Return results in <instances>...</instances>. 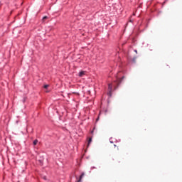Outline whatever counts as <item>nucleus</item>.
Wrapping results in <instances>:
<instances>
[{
	"label": "nucleus",
	"mask_w": 182,
	"mask_h": 182,
	"mask_svg": "<svg viewBox=\"0 0 182 182\" xmlns=\"http://www.w3.org/2000/svg\"><path fill=\"white\" fill-rule=\"evenodd\" d=\"M134 52H135L136 53H137V50H134Z\"/></svg>",
	"instance_id": "11"
},
{
	"label": "nucleus",
	"mask_w": 182,
	"mask_h": 182,
	"mask_svg": "<svg viewBox=\"0 0 182 182\" xmlns=\"http://www.w3.org/2000/svg\"><path fill=\"white\" fill-rule=\"evenodd\" d=\"M43 178H44L45 180H46V176H44Z\"/></svg>",
	"instance_id": "12"
},
{
	"label": "nucleus",
	"mask_w": 182,
	"mask_h": 182,
	"mask_svg": "<svg viewBox=\"0 0 182 182\" xmlns=\"http://www.w3.org/2000/svg\"><path fill=\"white\" fill-rule=\"evenodd\" d=\"M85 73V71H80V72L79 73V74H78V76H79L80 77H82V76H84Z\"/></svg>",
	"instance_id": "2"
},
{
	"label": "nucleus",
	"mask_w": 182,
	"mask_h": 182,
	"mask_svg": "<svg viewBox=\"0 0 182 182\" xmlns=\"http://www.w3.org/2000/svg\"><path fill=\"white\" fill-rule=\"evenodd\" d=\"M85 176V173H82L80 176V179L82 180V178H83V176Z\"/></svg>",
	"instance_id": "4"
},
{
	"label": "nucleus",
	"mask_w": 182,
	"mask_h": 182,
	"mask_svg": "<svg viewBox=\"0 0 182 182\" xmlns=\"http://www.w3.org/2000/svg\"><path fill=\"white\" fill-rule=\"evenodd\" d=\"M45 19H48V16H46L43 18V21H45Z\"/></svg>",
	"instance_id": "7"
},
{
	"label": "nucleus",
	"mask_w": 182,
	"mask_h": 182,
	"mask_svg": "<svg viewBox=\"0 0 182 182\" xmlns=\"http://www.w3.org/2000/svg\"><path fill=\"white\" fill-rule=\"evenodd\" d=\"M99 119H100V117H99V116H98V117L96 119V123H97Z\"/></svg>",
	"instance_id": "9"
},
{
	"label": "nucleus",
	"mask_w": 182,
	"mask_h": 182,
	"mask_svg": "<svg viewBox=\"0 0 182 182\" xmlns=\"http://www.w3.org/2000/svg\"><path fill=\"white\" fill-rule=\"evenodd\" d=\"M91 133H93V131H92Z\"/></svg>",
	"instance_id": "15"
},
{
	"label": "nucleus",
	"mask_w": 182,
	"mask_h": 182,
	"mask_svg": "<svg viewBox=\"0 0 182 182\" xmlns=\"http://www.w3.org/2000/svg\"><path fill=\"white\" fill-rule=\"evenodd\" d=\"M48 87H49V85H44V89H48Z\"/></svg>",
	"instance_id": "5"
},
{
	"label": "nucleus",
	"mask_w": 182,
	"mask_h": 182,
	"mask_svg": "<svg viewBox=\"0 0 182 182\" xmlns=\"http://www.w3.org/2000/svg\"><path fill=\"white\" fill-rule=\"evenodd\" d=\"M114 147H116V145H115V144H114Z\"/></svg>",
	"instance_id": "16"
},
{
	"label": "nucleus",
	"mask_w": 182,
	"mask_h": 182,
	"mask_svg": "<svg viewBox=\"0 0 182 182\" xmlns=\"http://www.w3.org/2000/svg\"><path fill=\"white\" fill-rule=\"evenodd\" d=\"M77 182H82V179L79 178V180L77 181Z\"/></svg>",
	"instance_id": "10"
},
{
	"label": "nucleus",
	"mask_w": 182,
	"mask_h": 182,
	"mask_svg": "<svg viewBox=\"0 0 182 182\" xmlns=\"http://www.w3.org/2000/svg\"><path fill=\"white\" fill-rule=\"evenodd\" d=\"M90 143H92V138H90L88 140V144H90Z\"/></svg>",
	"instance_id": "6"
},
{
	"label": "nucleus",
	"mask_w": 182,
	"mask_h": 182,
	"mask_svg": "<svg viewBox=\"0 0 182 182\" xmlns=\"http://www.w3.org/2000/svg\"><path fill=\"white\" fill-rule=\"evenodd\" d=\"M91 168H95V166H93V167H92Z\"/></svg>",
	"instance_id": "13"
},
{
	"label": "nucleus",
	"mask_w": 182,
	"mask_h": 182,
	"mask_svg": "<svg viewBox=\"0 0 182 182\" xmlns=\"http://www.w3.org/2000/svg\"><path fill=\"white\" fill-rule=\"evenodd\" d=\"M109 143L113 144V141H112V138L109 139Z\"/></svg>",
	"instance_id": "8"
},
{
	"label": "nucleus",
	"mask_w": 182,
	"mask_h": 182,
	"mask_svg": "<svg viewBox=\"0 0 182 182\" xmlns=\"http://www.w3.org/2000/svg\"><path fill=\"white\" fill-rule=\"evenodd\" d=\"M33 144L34 146H36V144H38V139L34 140Z\"/></svg>",
	"instance_id": "3"
},
{
	"label": "nucleus",
	"mask_w": 182,
	"mask_h": 182,
	"mask_svg": "<svg viewBox=\"0 0 182 182\" xmlns=\"http://www.w3.org/2000/svg\"><path fill=\"white\" fill-rule=\"evenodd\" d=\"M135 59H136V58H134V59H133L134 62Z\"/></svg>",
	"instance_id": "14"
},
{
	"label": "nucleus",
	"mask_w": 182,
	"mask_h": 182,
	"mask_svg": "<svg viewBox=\"0 0 182 182\" xmlns=\"http://www.w3.org/2000/svg\"><path fill=\"white\" fill-rule=\"evenodd\" d=\"M123 79H124V77L119 78L118 76H116V80L114 81V83L108 85L109 92H107V95L109 97H112V90L113 89V87H115V89H117L119 85L122 83V80H123Z\"/></svg>",
	"instance_id": "1"
}]
</instances>
